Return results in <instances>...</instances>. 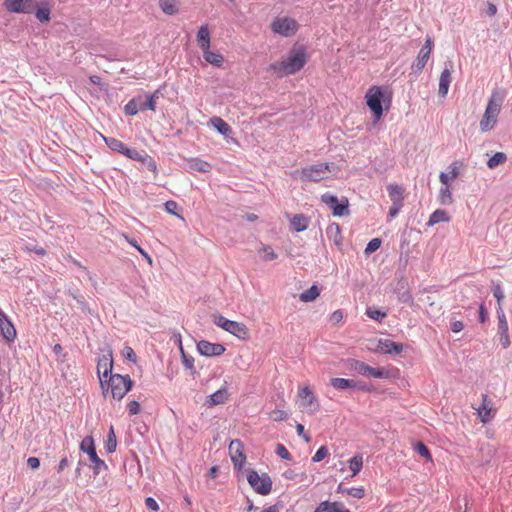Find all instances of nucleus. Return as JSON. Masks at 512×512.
<instances>
[{
  "label": "nucleus",
  "mask_w": 512,
  "mask_h": 512,
  "mask_svg": "<svg viewBox=\"0 0 512 512\" xmlns=\"http://www.w3.org/2000/svg\"><path fill=\"white\" fill-rule=\"evenodd\" d=\"M27 465L31 468V469H38L39 466H40V460L37 458V457H29L27 459Z\"/></svg>",
  "instance_id": "obj_63"
},
{
  "label": "nucleus",
  "mask_w": 512,
  "mask_h": 512,
  "mask_svg": "<svg viewBox=\"0 0 512 512\" xmlns=\"http://www.w3.org/2000/svg\"><path fill=\"white\" fill-rule=\"evenodd\" d=\"M332 502L323 501L316 508L315 512H329Z\"/></svg>",
  "instance_id": "obj_62"
},
{
  "label": "nucleus",
  "mask_w": 512,
  "mask_h": 512,
  "mask_svg": "<svg viewBox=\"0 0 512 512\" xmlns=\"http://www.w3.org/2000/svg\"><path fill=\"white\" fill-rule=\"evenodd\" d=\"M415 450L418 454L426 459H431V454L427 448V446L423 442H417L415 445Z\"/></svg>",
  "instance_id": "obj_48"
},
{
  "label": "nucleus",
  "mask_w": 512,
  "mask_h": 512,
  "mask_svg": "<svg viewBox=\"0 0 512 512\" xmlns=\"http://www.w3.org/2000/svg\"><path fill=\"white\" fill-rule=\"evenodd\" d=\"M213 318V322L216 326L224 329L225 331L228 329L231 320L225 318L222 315H214Z\"/></svg>",
  "instance_id": "obj_46"
},
{
  "label": "nucleus",
  "mask_w": 512,
  "mask_h": 512,
  "mask_svg": "<svg viewBox=\"0 0 512 512\" xmlns=\"http://www.w3.org/2000/svg\"><path fill=\"white\" fill-rule=\"evenodd\" d=\"M124 357L132 362H136V354L131 347H125L123 351Z\"/></svg>",
  "instance_id": "obj_58"
},
{
  "label": "nucleus",
  "mask_w": 512,
  "mask_h": 512,
  "mask_svg": "<svg viewBox=\"0 0 512 512\" xmlns=\"http://www.w3.org/2000/svg\"><path fill=\"white\" fill-rule=\"evenodd\" d=\"M263 252L264 253V260L266 261H271V260H274L277 258V254L273 251V249L270 247V246H267V245H263L260 249H259V253Z\"/></svg>",
  "instance_id": "obj_45"
},
{
  "label": "nucleus",
  "mask_w": 512,
  "mask_h": 512,
  "mask_svg": "<svg viewBox=\"0 0 512 512\" xmlns=\"http://www.w3.org/2000/svg\"><path fill=\"white\" fill-rule=\"evenodd\" d=\"M247 480L258 494L268 495L272 490V480L266 473L259 475L255 470H249Z\"/></svg>",
  "instance_id": "obj_7"
},
{
  "label": "nucleus",
  "mask_w": 512,
  "mask_h": 512,
  "mask_svg": "<svg viewBox=\"0 0 512 512\" xmlns=\"http://www.w3.org/2000/svg\"><path fill=\"white\" fill-rule=\"evenodd\" d=\"M36 0H5L4 6L13 13H32L37 7Z\"/></svg>",
  "instance_id": "obj_12"
},
{
  "label": "nucleus",
  "mask_w": 512,
  "mask_h": 512,
  "mask_svg": "<svg viewBox=\"0 0 512 512\" xmlns=\"http://www.w3.org/2000/svg\"><path fill=\"white\" fill-rule=\"evenodd\" d=\"M375 351L383 354H399L403 351V345L390 339H379Z\"/></svg>",
  "instance_id": "obj_16"
},
{
  "label": "nucleus",
  "mask_w": 512,
  "mask_h": 512,
  "mask_svg": "<svg viewBox=\"0 0 512 512\" xmlns=\"http://www.w3.org/2000/svg\"><path fill=\"white\" fill-rule=\"evenodd\" d=\"M506 160H507V156L505 153L497 152L492 157L489 158V160L487 162V166L490 169H493V168L497 167L498 165L505 163Z\"/></svg>",
  "instance_id": "obj_37"
},
{
  "label": "nucleus",
  "mask_w": 512,
  "mask_h": 512,
  "mask_svg": "<svg viewBox=\"0 0 512 512\" xmlns=\"http://www.w3.org/2000/svg\"><path fill=\"white\" fill-rule=\"evenodd\" d=\"M226 331L238 337L239 339H246L249 335V330L245 324L232 320L229 323V327Z\"/></svg>",
  "instance_id": "obj_20"
},
{
  "label": "nucleus",
  "mask_w": 512,
  "mask_h": 512,
  "mask_svg": "<svg viewBox=\"0 0 512 512\" xmlns=\"http://www.w3.org/2000/svg\"><path fill=\"white\" fill-rule=\"evenodd\" d=\"M211 124L222 135H228L231 132V127L220 117H213Z\"/></svg>",
  "instance_id": "obj_31"
},
{
  "label": "nucleus",
  "mask_w": 512,
  "mask_h": 512,
  "mask_svg": "<svg viewBox=\"0 0 512 512\" xmlns=\"http://www.w3.org/2000/svg\"><path fill=\"white\" fill-rule=\"evenodd\" d=\"M326 234L329 239H331L335 245H341V230L340 226L337 223L330 224L326 229Z\"/></svg>",
  "instance_id": "obj_27"
},
{
  "label": "nucleus",
  "mask_w": 512,
  "mask_h": 512,
  "mask_svg": "<svg viewBox=\"0 0 512 512\" xmlns=\"http://www.w3.org/2000/svg\"><path fill=\"white\" fill-rule=\"evenodd\" d=\"M439 200L443 205H450L453 202L452 194L449 186H443L439 192Z\"/></svg>",
  "instance_id": "obj_39"
},
{
  "label": "nucleus",
  "mask_w": 512,
  "mask_h": 512,
  "mask_svg": "<svg viewBox=\"0 0 512 512\" xmlns=\"http://www.w3.org/2000/svg\"><path fill=\"white\" fill-rule=\"evenodd\" d=\"M0 330L3 338L8 342H13L16 338V329L12 322L7 318L0 323Z\"/></svg>",
  "instance_id": "obj_21"
},
{
  "label": "nucleus",
  "mask_w": 512,
  "mask_h": 512,
  "mask_svg": "<svg viewBox=\"0 0 512 512\" xmlns=\"http://www.w3.org/2000/svg\"><path fill=\"white\" fill-rule=\"evenodd\" d=\"M182 363L186 369L193 370L194 369V358L188 354H186L180 344Z\"/></svg>",
  "instance_id": "obj_44"
},
{
  "label": "nucleus",
  "mask_w": 512,
  "mask_h": 512,
  "mask_svg": "<svg viewBox=\"0 0 512 512\" xmlns=\"http://www.w3.org/2000/svg\"><path fill=\"white\" fill-rule=\"evenodd\" d=\"M366 103L373 112L375 120H379L383 114L382 100L384 90L380 86H372L366 93Z\"/></svg>",
  "instance_id": "obj_6"
},
{
  "label": "nucleus",
  "mask_w": 512,
  "mask_h": 512,
  "mask_svg": "<svg viewBox=\"0 0 512 512\" xmlns=\"http://www.w3.org/2000/svg\"><path fill=\"white\" fill-rule=\"evenodd\" d=\"M328 455V448L326 446H321L314 456L312 457V461L317 463L322 461Z\"/></svg>",
  "instance_id": "obj_49"
},
{
  "label": "nucleus",
  "mask_w": 512,
  "mask_h": 512,
  "mask_svg": "<svg viewBox=\"0 0 512 512\" xmlns=\"http://www.w3.org/2000/svg\"><path fill=\"white\" fill-rule=\"evenodd\" d=\"M104 141L111 150L117 151L124 155V151L126 150L127 146L122 141L113 137H104Z\"/></svg>",
  "instance_id": "obj_33"
},
{
  "label": "nucleus",
  "mask_w": 512,
  "mask_h": 512,
  "mask_svg": "<svg viewBox=\"0 0 512 512\" xmlns=\"http://www.w3.org/2000/svg\"><path fill=\"white\" fill-rule=\"evenodd\" d=\"M226 400H227L226 389H219L208 397L206 404L209 406H214V405H218V404H223Z\"/></svg>",
  "instance_id": "obj_29"
},
{
  "label": "nucleus",
  "mask_w": 512,
  "mask_h": 512,
  "mask_svg": "<svg viewBox=\"0 0 512 512\" xmlns=\"http://www.w3.org/2000/svg\"><path fill=\"white\" fill-rule=\"evenodd\" d=\"M287 413L280 409H275L270 412V418L274 421H282L287 418Z\"/></svg>",
  "instance_id": "obj_52"
},
{
  "label": "nucleus",
  "mask_w": 512,
  "mask_h": 512,
  "mask_svg": "<svg viewBox=\"0 0 512 512\" xmlns=\"http://www.w3.org/2000/svg\"><path fill=\"white\" fill-rule=\"evenodd\" d=\"M81 451L88 454L90 461L94 464V472L100 473L101 469H106L107 465L100 459L96 453L94 441L92 437H85L80 444Z\"/></svg>",
  "instance_id": "obj_8"
},
{
  "label": "nucleus",
  "mask_w": 512,
  "mask_h": 512,
  "mask_svg": "<svg viewBox=\"0 0 512 512\" xmlns=\"http://www.w3.org/2000/svg\"><path fill=\"white\" fill-rule=\"evenodd\" d=\"M381 243H382V241L380 238L371 239L365 248V254L369 255V254L375 252L376 250H378L381 246Z\"/></svg>",
  "instance_id": "obj_43"
},
{
  "label": "nucleus",
  "mask_w": 512,
  "mask_h": 512,
  "mask_svg": "<svg viewBox=\"0 0 512 512\" xmlns=\"http://www.w3.org/2000/svg\"><path fill=\"white\" fill-rule=\"evenodd\" d=\"M320 294V290L316 285H312L308 290L300 294L299 299L302 302L314 301Z\"/></svg>",
  "instance_id": "obj_34"
},
{
  "label": "nucleus",
  "mask_w": 512,
  "mask_h": 512,
  "mask_svg": "<svg viewBox=\"0 0 512 512\" xmlns=\"http://www.w3.org/2000/svg\"><path fill=\"white\" fill-rule=\"evenodd\" d=\"M338 493H342V494H348L350 495L351 497H354V498H357V499H361L364 497L365 495V490L363 487H352V488H347L344 486L343 483H340L337 487V490H336Z\"/></svg>",
  "instance_id": "obj_25"
},
{
  "label": "nucleus",
  "mask_w": 512,
  "mask_h": 512,
  "mask_svg": "<svg viewBox=\"0 0 512 512\" xmlns=\"http://www.w3.org/2000/svg\"><path fill=\"white\" fill-rule=\"evenodd\" d=\"M386 376H387V372H385L383 369H381V368H374V367L370 366L369 373H368L367 377H373V378H377V379H382V378H385Z\"/></svg>",
  "instance_id": "obj_51"
},
{
  "label": "nucleus",
  "mask_w": 512,
  "mask_h": 512,
  "mask_svg": "<svg viewBox=\"0 0 512 512\" xmlns=\"http://www.w3.org/2000/svg\"><path fill=\"white\" fill-rule=\"evenodd\" d=\"M309 220L303 214H297L291 219V226L296 232H302L308 228Z\"/></svg>",
  "instance_id": "obj_28"
},
{
  "label": "nucleus",
  "mask_w": 512,
  "mask_h": 512,
  "mask_svg": "<svg viewBox=\"0 0 512 512\" xmlns=\"http://www.w3.org/2000/svg\"><path fill=\"white\" fill-rule=\"evenodd\" d=\"M124 155L132 160L142 161L144 153L137 151L136 149L126 148Z\"/></svg>",
  "instance_id": "obj_47"
},
{
  "label": "nucleus",
  "mask_w": 512,
  "mask_h": 512,
  "mask_svg": "<svg viewBox=\"0 0 512 512\" xmlns=\"http://www.w3.org/2000/svg\"><path fill=\"white\" fill-rule=\"evenodd\" d=\"M497 316H498V333L505 334L506 332H508V322L506 320V316L501 307H498Z\"/></svg>",
  "instance_id": "obj_38"
},
{
  "label": "nucleus",
  "mask_w": 512,
  "mask_h": 512,
  "mask_svg": "<svg viewBox=\"0 0 512 512\" xmlns=\"http://www.w3.org/2000/svg\"><path fill=\"white\" fill-rule=\"evenodd\" d=\"M329 512H350V510L344 508L339 502H332Z\"/></svg>",
  "instance_id": "obj_60"
},
{
  "label": "nucleus",
  "mask_w": 512,
  "mask_h": 512,
  "mask_svg": "<svg viewBox=\"0 0 512 512\" xmlns=\"http://www.w3.org/2000/svg\"><path fill=\"white\" fill-rule=\"evenodd\" d=\"M197 42L201 50L210 48V32L207 25H202L197 32Z\"/></svg>",
  "instance_id": "obj_22"
},
{
  "label": "nucleus",
  "mask_w": 512,
  "mask_h": 512,
  "mask_svg": "<svg viewBox=\"0 0 512 512\" xmlns=\"http://www.w3.org/2000/svg\"><path fill=\"white\" fill-rule=\"evenodd\" d=\"M398 299L402 303H410V302H412V296H411V294L407 290H404L403 292L399 293Z\"/></svg>",
  "instance_id": "obj_61"
},
{
  "label": "nucleus",
  "mask_w": 512,
  "mask_h": 512,
  "mask_svg": "<svg viewBox=\"0 0 512 512\" xmlns=\"http://www.w3.org/2000/svg\"><path fill=\"white\" fill-rule=\"evenodd\" d=\"M141 162L146 166V168L149 171L153 172L155 177L157 176V174H158L157 164H156L155 160L150 155H148L147 153L144 152V156H143V159Z\"/></svg>",
  "instance_id": "obj_41"
},
{
  "label": "nucleus",
  "mask_w": 512,
  "mask_h": 512,
  "mask_svg": "<svg viewBox=\"0 0 512 512\" xmlns=\"http://www.w3.org/2000/svg\"><path fill=\"white\" fill-rule=\"evenodd\" d=\"M306 62V56L302 50H292L287 59L270 65V69L278 74L279 77L294 74L299 71Z\"/></svg>",
  "instance_id": "obj_3"
},
{
  "label": "nucleus",
  "mask_w": 512,
  "mask_h": 512,
  "mask_svg": "<svg viewBox=\"0 0 512 512\" xmlns=\"http://www.w3.org/2000/svg\"><path fill=\"white\" fill-rule=\"evenodd\" d=\"M177 208H178V204L173 200H169L165 203V209L170 214L177 215V213H176Z\"/></svg>",
  "instance_id": "obj_56"
},
{
  "label": "nucleus",
  "mask_w": 512,
  "mask_h": 512,
  "mask_svg": "<svg viewBox=\"0 0 512 512\" xmlns=\"http://www.w3.org/2000/svg\"><path fill=\"white\" fill-rule=\"evenodd\" d=\"M101 363L98 364V373L101 383L108 379V386L111 389V394L114 399H122L132 387V380L129 375L122 376L120 374H111L112 362L109 363V368L105 367L101 373Z\"/></svg>",
  "instance_id": "obj_2"
},
{
  "label": "nucleus",
  "mask_w": 512,
  "mask_h": 512,
  "mask_svg": "<svg viewBox=\"0 0 512 512\" xmlns=\"http://www.w3.org/2000/svg\"><path fill=\"white\" fill-rule=\"evenodd\" d=\"M271 27L273 32L288 37L296 33L298 25L294 19L284 17L273 21Z\"/></svg>",
  "instance_id": "obj_10"
},
{
  "label": "nucleus",
  "mask_w": 512,
  "mask_h": 512,
  "mask_svg": "<svg viewBox=\"0 0 512 512\" xmlns=\"http://www.w3.org/2000/svg\"><path fill=\"white\" fill-rule=\"evenodd\" d=\"M482 404L477 409L478 415L483 423H487L492 417V406L490 401L487 399V395L482 394Z\"/></svg>",
  "instance_id": "obj_19"
},
{
  "label": "nucleus",
  "mask_w": 512,
  "mask_h": 512,
  "mask_svg": "<svg viewBox=\"0 0 512 512\" xmlns=\"http://www.w3.org/2000/svg\"><path fill=\"white\" fill-rule=\"evenodd\" d=\"M276 454L279 457H281L282 459H286V460H289L290 457H291L289 451L282 444H278L277 445V447H276Z\"/></svg>",
  "instance_id": "obj_53"
},
{
  "label": "nucleus",
  "mask_w": 512,
  "mask_h": 512,
  "mask_svg": "<svg viewBox=\"0 0 512 512\" xmlns=\"http://www.w3.org/2000/svg\"><path fill=\"white\" fill-rule=\"evenodd\" d=\"M158 92L152 95H139L131 99L124 107V111L127 115L134 116L139 111L156 109V99L158 98Z\"/></svg>",
  "instance_id": "obj_5"
},
{
  "label": "nucleus",
  "mask_w": 512,
  "mask_h": 512,
  "mask_svg": "<svg viewBox=\"0 0 512 512\" xmlns=\"http://www.w3.org/2000/svg\"><path fill=\"white\" fill-rule=\"evenodd\" d=\"M343 319V312L341 310L334 311L330 316V321L333 324L339 323Z\"/></svg>",
  "instance_id": "obj_59"
},
{
  "label": "nucleus",
  "mask_w": 512,
  "mask_h": 512,
  "mask_svg": "<svg viewBox=\"0 0 512 512\" xmlns=\"http://www.w3.org/2000/svg\"><path fill=\"white\" fill-rule=\"evenodd\" d=\"M188 168L192 171L208 173L211 171V164L199 158H191L187 161Z\"/></svg>",
  "instance_id": "obj_23"
},
{
  "label": "nucleus",
  "mask_w": 512,
  "mask_h": 512,
  "mask_svg": "<svg viewBox=\"0 0 512 512\" xmlns=\"http://www.w3.org/2000/svg\"><path fill=\"white\" fill-rule=\"evenodd\" d=\"M145 505L149 510H152L154 512H157L159 510V505L153 497H147L145 499Z\"/></svg>",
  "instance_id": "obj_54"
},
{
  "label": "nucleus",
  "mask_w": 512,
  "mask_h": 512,
  "mask_svg": "<svg viewBox=\"0 0 512 512\" xmlns=\"http://www.w3.org/2000/svg\"><path fill=\"white\" fill-rule=\"evenodd\" d=\"M403 204H400V203H392V206L390 207L389 209V217L392 219L394 217H396L400 211V209L402 208Z\"/></svg>",
  "instance_id": "obj_57"
},
{
  "label": "nucleus",
  "mask_w": 512,
  "mask_h": 512,
  "mask_svg": "<svg viewBox=\"0 0 512 512\" xmlns=\"http://www.w3.org/2000/svg\"><path fill=\"white\" fill-rule=\"evenodd\" d=\"M321 200L327 206H329L333 210L334 216H344L349 213L348 211V200L344 199L341 202L338 201V198L335 195L330 193H325L321 196Z\"/></svg>",
  "instance_id": "obj_11"
},
{
  "label": "nucleus",
  "mask_w": 512,
  "mask_h": 512,
  "mask_svg": "<svg viewBox=\"0 0 512 512\" xmlns=\"http://www.w3.org/2000/svg\"><path fill=\"white\" fill-rule=\"evenodd\" d=\"M463 328H464V324L462 321L455 320V321L451 322V330L454 333H458V332L462 331Z\"/></svg>",
  "instance_id": "obj_64"
},
{
  "label": "nucleus",
  "mask_w": 512,
  "mask_h": 512,
  "mask_svg": "<svg viewBox=\"0 0 512 512\" xmlns=\"http://www.w3.org/2000/svg\"><path fill=\"white\" fill-rule=\"evenodd\" d=\"M506 95V90L503 88H496L492 91L480 121V130L482 132H487L494 128Z\"/></svg>",
  "instance_id": "obj_1"
},
{
  "label": "nucleus",
  "mask_w": 512,
  "mask_h": 512,
  "mask_svg": "<svg viewBox=\"0 0 512 512\" xmlns=\"http://www.w3.org/2000/svg\"><path fill=\"white\" fill-rule=\"evenodd\" d=\"M432 46H433V42H432L431 38H427L425 41V44L420 49L415 62L411 66V69L414 74L419 75L422 72L423 68L425 67V65L430 57V54L432 51Z\"/></svg>",
  "instance_id": "obj_13"
},
{
  "label": "nucleus",
  "mask_w": 512,
  "mask_h": 512,
  "mask_svg": "<svg viewBox=\"0 0 512 512\" xmlns=\"http://www.w3.org/2000/svg\"><path fill=\"white\" fill-rule=\"evenodd\" d=\"M330 385L337 390H345V389L366 390V386L363 384V382L355 381L353 379L332 378L330 380Z\"/></svg>",
  "instance_id": "obj_15"
},
{
  "label": "nucleus",
  "mask_w": 512,
  "mask_h": 512,
  "mask_svg": "<svg viewBox=\"0 0 512 512\" xmlns=\"http://www.w3.org/2000/svg\"><path fill=\"white\" fill-rule=\"evenodd\" d=\"M362 466H363V457L361 454H356L349 460V467L352 471V477H354L361 471Z\"/></svg>",
  "instance_id": "obj_36"
},
{
  "label": "nucleus",
  "mask_w": 512,
  "mask_h": 512,
  "mask_svg": "<svg viewBox=\"0 0 512 512\" xmlns=\"http://www.w3.org/2000/svg\"><path fill=\"white\" fill-rule=\"evenodd\" d=\"M347 363L351 370H354L363 376H368L370 366L366 363L356 359H348Z\"/></svg>",
  "instance_id": "obj_30"
},
{
  "label": "nucleus",
  "mask_w": 512,
  "mask_h": 512,
  "mask_svg": "<svg viewBox=\"0 0 512 512\" xmlns=\"http://www.w3.org/2000/svg\"><path fill=\"white\" fill-rule=\"evenodd\" d=\"M453 68V64L451 61L445 63V68L442 71L439 79V89L438 93L440 96L445 97L448 93L449 86L451 83V70Z\"/></svg>",
  "instance_id": "obj_17"
},
{
  "label": "nucleus",
  "mask_w": 512,
  "mask_h": 512,
  "mask_svg": "<svg viewBox=\"0 0 512 512\" xmlns=\"http://www.w3.org/2000/svg\"><path fill=\"white\" fill-rule=\"evenodd\" d=\"M203 52V58L206 62L216 66L220 67L224 61L223 56L218 52L210 51V48L207 50H202Z\"/></svg>",
  "instance_id": "obj_26"
},
{
  "label": "nucleus",
  "mask_w": 512,
  "mask_h": 512,
  "mask_svg": "<svg viewBox=\"0 0 512 512\" xmlns=\"http://www.w3.org/2000/svg\"><path fill=\"white\" fill-rule=\"evenodd\" d=\"M366 314L369 318L376 320V321H381L383 318L386 317V312L381 311L374 307H368L366 310Z\"/></svg>",
  "instance_id": "obj_42"
},
{
  "label": "nucleus",
  "mask_w": 512,
  "mask_h": 512,
  "mask_svg": "<svg viewBox=\"0 0 512 512\" xmlns=\"http://www.w3.org/2000/svg\"><path fill=\"white\" fill-rule=\"evenodd\" d=\"M116 446H117L116 435L114 433L113 426H111L109 433L107 435V441H106L105 448L108 453H112L116 450Z\"/></svg>",
  "instance_id": "obj_40"
},
{
  "label": "nucleus",
  "mask_w": 512,
  "mask_h": 512,
  "mask_svg": "<svg viewBox=\"0 0 512 512\" xmlns=\"http://www.w3.org/2000/svg\"><path fill=\"white\" fill-rule=\"evenodd\" d=\"M330 172L328 163H318L298 169L294 172V177L301 181H314L318 182L327 177Z\"/></svg>",
  "instance_id": "obj_4"
},
{
  "label": "nucleus",
  "mask_w": 512,
  "mask_h": 512,
  "mask_svg": "<svg viewBox=\"0 0 512 512\" xmlns=\"http://www.w3.org/2000/svg\"><path fill=\"white\" fill-rule=\"evenodd\" d=\"M197 349L201 355L207 357L220 356L225 352V347L219 343H211L201 340L197 343Z\"/></svg>",
  "instance_id": "obj_14"
},
{
  "label": "nucleus",
  "mask_w": 512,
  "mask_h": 512,
  "mask_svg": "<svg viewBox=\"0 0 512 512\" xmlns=\"http://www.w3.org/2000/svg\"><path fill=\"white\" fill-rule=\"evenodd\" d=\"M387 191L392 203H400L403 204V193L404 189L397 184H388Z\"/></svg>",
  "instance_id": "obj_24"
},
{
  "label": "nucleus",
  "mask_w": 512,
  "mask_h": 512,
  "mask_svg": "<svg viewBox=\"0 0 512 512\" xmlns=\"http://www.w3.org/2000/svg\"><path fill=\"white\" fill-rule=\"evenodd\" d=\"M448 221H449V217L447 216L446 211L438 209V210H435L431 214L429 221H428V225L433 226L437 223L448 222Z\"/></svg>",
  "instance_id": "obj_35"
},
{
  "label": "nucleus",
  "mask_w": 512,
  "mask_h": 512,
  "mask_svg": "<svg viewBox=\"0 0 512 512\" xmlns=\"http://www.w3.org/2000/svg\"><path fill=\"white\" fill-rule=\"evenodd\" d=\"M159 6L167 15H174L178 12L176 0H159Z\"/></svg>",
  "instance_id": "obj_32"
},
{
  "label": "nucleus",
  "mask_w": 512,
  "mask_h": 512,
  "mask_svg": "<svg viewBox=\"0 0 512 512\" xmlns=\"http://www.w3.org/2000/svg\"><path fill=\"white\" fill-rule=\"evenodd\" d=\"M299 407L307 413H315L319 410V402L309 387L302 388L299 393Z\"/></svg>",
  "instance_id": "obj_9"
},
{
  "label": "nucleus",
  "mask_w": 512,
  "mask_h": 512,
  "mask_svg": "<svg viewBox=\"0 0 512 512\" xmlns=\"http://www.w3.org/2000/svg\"><path fill=\"white\" fill-rule=\"evenodd\" d=\"M36 17L40 22H46L50 19V9L40 8L36 10Z\"/></svg>",
  "instance_id": "obj_50"
},
{
  "label": "nucleus",
  "mask_w": 512,
  "mask_h": 512,
  "mask_svg": "<svg viewBox=\"0 0 512 512\" xmlns=\"http://www.w3.org/2000/svg\"><path fill=\"white\" fill-rule=\"evenodd\" d=\"M242 443L239 440H233L229 445L231 460L235 467H241L245 462L246 456L244 455Z\"/></svg>",
  "instance_id": "obj_18"
},
{
  "label": "nucleus",
  "mask_w": 512,
  "mask_h": 512,
  "mask_svg": "<svg viewBox=\"0 0 512 512\" xmlns=\"http://www.w3.org/2000/svg\"><path fill=\"white\" fill-rule=\"evenodd\" d=\"M127 407H128L130 415H136L140 411V404L135 400L130 401L128 403Z\"/></svg>",
  "instance_id": "obj_55"
}]
</instances>
